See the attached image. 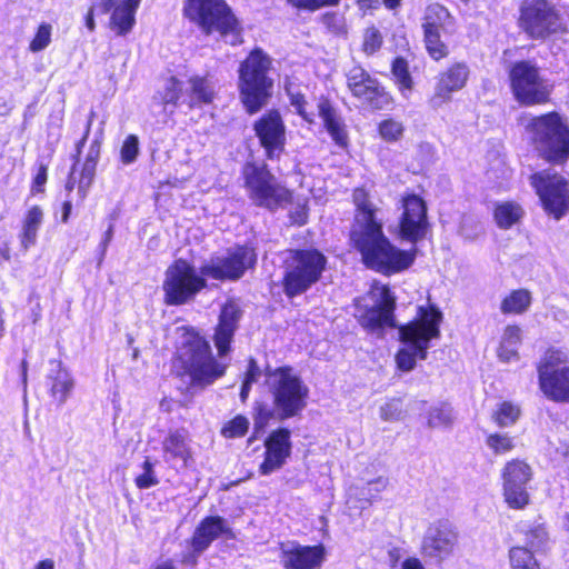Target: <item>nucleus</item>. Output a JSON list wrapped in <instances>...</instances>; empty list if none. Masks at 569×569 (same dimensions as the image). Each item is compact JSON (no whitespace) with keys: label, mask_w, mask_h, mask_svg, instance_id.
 Wrapping results in <instances>:
<instances>
[{"label":"nucleus","mask_w":569,"mask_h":569,"mask_svg":"<svg viewBox=\"0 0 569 569\" xmlns=\"http://www.w3.org/2000/svg\"><path fill=\"white\" fill-rule=\"evenodd\" d=\"M531 296L526 289L513 290L501 303L503 313H521L530 306Z\"/></svg>","instance_id":"obj_38"},{"label":"nucleus","mask_w":569,"mask_h":569,"mask_svg":"<svg viewBox=\"0 0 569 569\" xmlns=\"http://www.w3.org/2000/svg\"><path fill=\"white\" fill-rule=\"evenodd\" d=\"M486 446L496 456L507 455L516 447V438L508 432H491L486 437Z\"/></svg>","instance_id":"obj_39"},{"label":"nucleus","mask_w":569,"mask_h":569,"mask_svg":"<svg viewBox=\"0 0 569 569\" xmlns=\"http://www.w3.org/2000/svg\"><path fill=\"white\" fill-rule=\"evenodd\" d=\"M379 133L386 141H397L403 134V126L393 119H387L379 124Z\"/></svg>","instance_id":"obj_49"},{"label":"nucleus","mask_w":569,"mask_h":569,"mask_svg":"<svg viewBox=\"0 0 569 569\" xmlns=\"http://www.w3.org/2000/svg\"><path fill=\"white\" fill-rule=\"evenodd\" d=\"M453 410L448 403L433 406L428 413V426L430 428H447L453 422Z\"/></svg>","instance_id":"obj_40"},{"label":"nucleus","mask_w":569,"mask_h":569,"mask_svg":"<svg viewBox=\"0 0 569 569\" xmlns=\"http://www.w3.org/2000/svg\"><path fill=\"white\" fill-rule=\"evenodd\" d=\"M264 383L272 397L277 418H292L307 407L309 388L291 367L268 370Z\"/></svg>","instance_id":"obj_5"},{"label":"nucleus","mask_w":569,"mask_h":569,"mask_svg":"<svg viewBox=\"0 0 569 569\" xmlns=\"http://www.w3.org/2000/svg\"><path fill=\"white\" fill-rule=\"evenodd\" d=\"M241 315L242 310L234 300H229L221 309L213 336V342L220 358L226 357L231 350V341Z\"/></svg>","instance_id":"obj_24"},{"label":"nucleus","mask_w":569,"mask_h":569,"mask_svg":"<svg viewBox=\"0 0 569 569\" xmlns=\"http://www.w3.org/2000/svg\"><path fill=\"white\" fill-rule=\"evenodd\" d=\"M388 486V480L383 477H378L371 481H368L366 486L361 488H351L349 490V497H357L359 501L371 503L372 500L377 499Z\"/></svg>","instance_id":"obj_37"},{"label":"nucleus","mask_w":569,"mask_h":569,"mask_svg":"<svg viewBox=\"0 0 569 569\" xmlns=\"http://www.w3.org/2000/svg\"><path fill=\"white\" fill-rule=\"evenodd\" d=\"M396 297L389 287H370L369 292L356 299L355 317L361 328L376 338H383L387 329L397 328Z\"/></svg>","instance_id":"obj_8"},{"label":"nucleus","mask_w":569,"mask_h":569,"mask_svg":"<svg viewBox=\"0 0 569 569\" xmlns=\"http://www.w3.org/2000/svg\"><path fill=\"white\" fill-rule=\"evenodd\" d=\"M141 0H103V12H109L113 9L110 18V29L117 36H124L129 33L136 22V11Z\"/></svg>","instance_id":"obj_26"},{"label":"nucleus","mask_w":569,"mask_h":569,"mask_svg":"<svg viewBox=\"0 0 569 569\" xmlns=\"http://www.w3.org/2000/svg\"><path fill=\"white\" fill-rule=\"evenodd\" d=\"M143 472L136 478V485L140 489H148L158 483V479L153 471V465L146 459L142 465Z\"/></svg>","instance_id":"obj_53"},{"label":"nucleus","mask_w":569,"mask_h":569,"mask_svg":"<svg viewBox=\"0 0 569 569\" xmlns=\"http://www.w3.org/2000/svg\"><path fill=\"white\" fill-rule=\"evenodd\" d=\"M253 129L269 159H273L282 152L286 142V127L278 111L271 110L263 114L254 122Z\"/></svg>","instance_id":"obj_19"},{"label":"nucleus","mask_w":569,"mask_h":569,"mask_svg":"<svg viewBox=\"0 0 569 569\" xmlns=\"http://www.w3.org/2000/svg\"><path fill=\"white\" fill-rule=\"evenodd\" d=\"M360 8L365 10L378 9L382 2L381 0H357Z\"/></svg>","instance_id":"obj_64"},{"label":"nucleus","mask_w":569,"mask_h":569,"mask_svg":"<svg viewBox=\"0 0 569 569\" xmlns=\"http://www.w3.org/2000/svg\"><path fill=\"white\" fill-rule=\"evenodd\" d=\"M512 569H540L532 552L525 547H513L509 551Z\"/></svg>","instance_id":"obj_42"},{"label":"nucleus","mask_w":569,"mask_h":569,"mask_svg":"<svg viewBox=\"0 0 569 569\" xmlns=\"http://www.w3.org/2000/svg\"><path fill=\"white\" fill-rule=\"evenodd\" d=\"M46 386L52 400L60 407L71 397L76 382L71 372L60 361H51Z\"/></svg>","instance_id":"obj_27"},{"label":"nucleus","mask_w":569,"mask_h":569,"mask_svg":"<svg viewBox=\"0 0 569 569\" xmlns=\"http://www.w3.org/2000/svg\"><path fill=\"white\" fill-rule=\"evenodd\" d=\"M326 259L318 251H301L295 266L287 272L284 284H312L319 280Z\"/></svg>","instance_id":"obj_23"},{"label":"nucleus","mask_w":569,"mask_h":569,"mask_svg":"<svg viewBox=\"0 0 569 569\" xmlns=\"http://www.w3.org/2000/svg\"><path fill=\"white\" fill-rule=\"evenodd\" d=\"M400 202L399 236L401 239L417 243L425 239L429 231L426 202L417 194L403 196Z\"/></svg>","instance_id":"obj_16"},{"label":"nucleus","mask_w":569,"mask_h":569,"mask_svg":"<svg viewBox=\"0 0 569 569\" xmlns=\"http://www.w3.org/2000/svg\"><path fill=\"white\" fill-rule=\"evenodd\" d=\"M317 110L332 140L338 146L346 147L348 143L346 124L332 103L327 98L320 97L317 102Z\"/></svg>","instance_id":"obj_29"},{"label":"nucleus","mask_w":569,"mask_h":569,"mask_svg":"<svg viewBox=\"0 0 569 569\" xmlns=\"http://www.w3.org/2000/svg\"><path fill=\"white\" fill-rule=\"evenodd\" d=\"M47 182V168L41 166L33 180V192H41L44 183Z\"/></svg>","instance_id":"obj_60"},{"label":"nucleus","mask_w":569,"mask_h":569,"mask_svg":"<svg viewBox=\"0 0 569 569\" xmlns=\"http://www.w3.org/2000/svg\"><path fill=\"white\" fill-rule=\"evenodd\" d=\"M520 332L521 330L517 326H508L505 329L498 350V356L502 361L510 362L518 358V347L521 341Z\"/></svg>","instance_id":"obj_36"},{"label":"nucleus","mask_w":569,"mask_h":569,"mask_svg":"<svg viewBox=\"0 0 569 569\" xmlns=\"http://www.w3.org/2000/svg\"><path fill=\"white\" fill-rule=\"evenodd\" d=\"M325 560V548L301 546L295 542L281 546L280 562L284 569H316Z\"/></svg>","instance_id":"obj_21"},{"label":"nucleus","mask_w":569,"mask_h":569,"mask_svg":"<svg viewBox=\"0 0 569 569\" xmlns=\"http://www.w3.org/2000/svg\"><path fill=\"white\" fill-rule=\"evenodd\" d=\"M519 416V407L509 401H505L493 411L492 419L500 428H507L515 425Z\"/></svg>","instance_id":"obj_41"},{"label":"nucleus","mask_w":569,"mask_h":569,"mask_svg":"<svg viewBox=\"0 0 569 569\" xmlns=\"http://www.w3.org/2000/svg\"><path fill=\"white\" fill-rule=\"evenodd\" d=\"M401 569H426V567L419 558L407 557L401 562Z\"/></svg>","instance_id":"obj_61"},{"label":"nucleus","mask_w":569,"mask_h":569,"mask_svg":"<svg viewBox=\"0 0 569 569\" xmlns=\"http://www.w3.org/2000/svg\"><path fill=\"white\" fill-rule=\"evenodd\" d=\"M382 34L375 28H368L363 34L362 50L366 54L370 56L377 52L382 46Z\"/></svg>","instance_id":"obj_48"},{"label":"nucleus","mask_w":569,"mask_h":569,"mask_svg":"<svg viewBox=\"0 0 569 569\" xmlns=\"http://www.w3.org/2000/svg\"><path fill=\"white\" fill-rule=\"evenodd\" d=\"M249 420L243 416H237L230 420L221 430L226 438H239L247 433Z\"/></svg>","instance_id":"obj_47"},{"label":"nucleus","mask_w":569,"mask_h":569,"mask_svg":"<svg viewBox=\"0 0 569 569\" xmlns=\"http://www.w3.org/2000/svg\"><path fill=\"white\" fill-rule=\"evenodd\" d=\"M530 181L549 214L560 219L569 210V188L561 176L545 170L532 174Z\"/></svg>","instance_id":"obj_13"},{"label":"nucleus","mask_w":569,"mask_h":569,"mask_svg":"<svg viewBox=\"0 0 569 569\" xmlns=\"http://www.w3.org/2000/svg\"><path fill=\"white\" fill-rule=\"evenodd\" d=\"M10 258L9 242L4 233H0V263L8 261Z\"/></svg>","instance_id":"obj_62"},{"label":"nucleus","mask_w":569,"mask_h":569,"mask_svg":"<svg viewBox=\"0 0 569 569\" xmlns=\"http://www.w3.org/2000/svg\"><path fill=\"white\" fill-rule=\"evenodd\" d=\"M242 174L249 197L257 206L272 210L289 201L288 189L278 182L264 163L248 162Z\"/></svg>","instance_id":"obj_10"},{"label":"nucleus","mask_w":569,"mask_h":569,"mask_svg":"<svg viewBox=\"0 0 569 569\" xmlns=\"http://www.w3.org/2000/svg\"><path fill=\"white\" fill-rule=\"evenodd\" d=\"M441 311L432 306H420L417 317L399 327L402 348L397 352L396 362L400 370L411 371L418 359L425 360L430 342L440 337Z\"/></svg>","instance_id":"obj_3"},{"label":"nucleus","mask_w":569,"mask_h":569,"mask_svg":"<svg viewBox=\"0 0 569 569\" xmlns=\"http://www.w3.org/2000/svg\"><path fill=\"white\" fill-rule=\"evenodd\" d=\"M139 153V140L134 134L128 136L121 147L120 158L124 164L132 163Z\"/></svg>","instance_id":"obj_50"},{"label":"nucleus","mask_w":569,"mask_h":569,"mask_svg":"<svg viewBox=\"0 0 569 569\" xmlns=\"http://www.w3.org/2000/svg\"><path fill=\"white\" fill-rule=\"evenodd\" d=\"M532 471L522 460L509 461L502 470L503 496L510 508L522 509L529 502L528 483Z\"/></svg>","instance_id":"obj_17"},{"label":"nucleus","mask_w":569,"mask_h":569,"mask_svg":"<svg viewBox=\"0 0 569 569\" xmlns=\"http://www.w3.org/2000/svg\"><path fill=\"white\" fill-rule=\"evenodd\" d=\"M392 73L402 90H410L412 80L408 70V62L403 58H396L392 62Z\"/></svg>","instance_id":"obj_46"},{"label":"nucleus","mask_w":569,"mask_h":569,"mask_svg":"<svg viewBox=\"0 0 569 569\" xmlns=\"http://www.w3.org/2000/svg\"><path fill=\"white\" fill-rule=\"evenodd\" d=\"M261 371L257 363V361L253 358H250L248 363V369L244 376V381H250V383H254L258 378L260 377Z\"/></svg>","instance_id":"obj_59"},{"label":"nucleus","mask_w":569,"mask_h":569,"mask_svg":"<svg viewBox=\"0 0 569 569\" xmlns=\"http://www.w3.org/2000/svg\"><path fill=\"white\" fill-rule=\"evenodd\" d=\"M346 77L349 90L363 103L373 109H383L390 103L389 94L363 68L355 66Z\"/></svg>","instance_id":"obj_18"},{"label":"nucleus","mask_w":569,"mask_h":569,"mask_svg":"<svg viewBox=\"0 0 569 569\" xmlns=\"http://www.w3.org/2000/svg\"><path fill=\"white\" fill-rule=\"evenodd\" d=\"M257 260L252 248L237 247L226 254L211 257L200 269V274L220 281H237Z\"/></svg>","instance_id":"obj_12"},{"label":"nucleus","mask_w":569,"mask_h":569,"mask_svg":"<svg viewBox=\"0 0 569 569\" xmlns=\"http://www.w3.org/2000/svg\"><path fill=\"white\" fill-rule=\"evenodd\" d=\"M458 546V531L448 520L431 523L422 537L420 552L435 562L441 563L450 558Z\"/></svg>","instance_id":"obj_15"},{"label":"nucleus","mask_w":569,"mask_h":569,"mask_svg":"<svg viewBox=\"0 0 569 569\" xmlns=\"http://www.w3.org/2000/svg\"><path fill=\"white\" fill-rule=\"evenodd\" d=\"M236 536L228 521L220 516L204 517L196 527L192 538L206 550L219 539H233Z\"/></svg>","instance_id":"obj_28"},{"label":"nucleus","mask_w":569,"mask_h":569,"mask_svg":"<svg viewBox=\"0 0 569 569\" xmlns=\"http://www.w3.org/2000/svg\"><path fill=\"white\" fill-rule=\"evenodd\" d=\"M519 23L523 31L535 39L545 38L561 28L558 13L546 0H525Z\"/></svg>","instance_id":"obj_14"},{"label":"nucleus","mask_w":569,"mask_h":569,"mask_svg":"<svg viewBox=\"0 0 569 569\" xmlns=\"http://www.w3.org/2000/svg\"><path fill=\"white\" fill-rule=\"evenodd\" d=\"M541 391L556 402L569 403V366L560 350H548L538 366Z\"/></svg>","instance_id":"obj_11"},{"label":"nucleus","mask_w":569,"mask_h":569,"mask_svg":"<svg viewBox=\"0 0 569 569\" xmlns=\"http://www.w3.org/2000/svg\"><path fill=\"white\" fill-rule=\"evenodd\" d=\"M188 432L184 429L170 431L163 440V451L167 460H181L183 463L190 456Z\"/></svg>","instance_id":"obj_30"},{"label":"nucleus","mask_w":569,"mask_h":569,"mask_svg":"<svg viewBox=\"0 0 569 569\" xmlns=\"http://www.w3.org/2000/svg\"><path fill=\"white\" fill-rule=\"evenodd\" d=\"M181 93V84L180 82L174 78L171 77L166 81V86L163 91L161 92V100L163 104H173L177 106Z\"/></svg>","instance_id":"obj_52"},{"label":"nucleus","mask_w":569,"mask_h":569,"mask_svg":"<svg viewBox=\"0 0 569 569\" xmlns=\"http://www.w3.org/2000/svg\"><path fill=\"white\" fill-rule=\"evenodd\" d=\"M469 73L468 66L462 62L453 63L440 73L431 102L435 106H441L450 101L451 94L466 86Z\"/></svg>","instance_id":"obj_25"},{"label":"nucleus","mask_w":569,"mask_h":569,"mask_svg":"<svg viewBox=\"0 0 569 569\" xmlns=\"http://www.w3.org/2000/svg\"><path fill=\"white\" fill-rule=\"evenodd\" d=\"M290 101H291V104L296 108L297 112L308 122H313L315 120V114L313 113H309L307 112L306 110V99H305V96L301 94V93H293V92H290Z\"/></svg>","instance_id":"obj_56"},{"label":"nucleus","mask_w":569,"mask_h":569,"mask_svg":"<svg viewBox=\"0 0 569 569\" xmlns=\"http://www.w3.org/2000/svg\"><path fill=\"white\" fill-rule=\"evenodd\" d=\"M352 197L356 216L350 239L360 251L365 264L385 274L410 267L416 257V249L403 251L390 243L383 233L382 222L377 217L378 208L363 188H357Z\"/></svg>","instance_id":"obj_1"},{"label":"nucleus","mask_w":569,"mask_h":569,"mask_svg":"<svg viewBox=\"0 0 569 569\" xmlns=\"http://www.w3.org/2000/svg\"><path fill=\"white\" fill-rule=\"evenodd\" d=\"M177 330L172 368L178 377L189 378L192 387L204 388L226 373L227 365L213 357L210 343L202 336L187 327Z\"/></svg>","instance_id":"obj_2"},{"label":"nucleus","mask_w":569,"mask_h":569,"mask_svg":"<svg viewBox=\"0 0 569 569\" xmlns=\"http://www.w3.org/2000/svg\"><path fill=\"white\" fill-rule=\"evenodd\" d=\"M406 551L400 547H389L387 550V563L389 568L395 569L398 566L401 567Z\"/></svg>","instance_id":"obj_57"},{"label":"nucleus","mask_w":569,"mask_h":569,"mask_svg":"<svg viewBox=\"0 0 569 569\" xmlns=\"http://www.w3.org/2000/svg\"><path fill=\"white\" fill-rule=\"evenodd\" d=\"M94 116H96L94 111H91L90 114H89V119H88L87 126H86L84 134H83L82 139L77 143V151H78V153L81 152V149L84 146L87 139H88V136L90 133V129H91Z\"/></svg>","instance_id":"obj_63"},{"label":"nucleus","mask_w":569,"mask_h":569,"mask_svg":"<svg viewBox=\"0 0 569 569\" xmlns=\"http://www.w3.org/2000/svg\"><path fill=\"white\" fill-rule=\"evenodd\" d=\"M523 209L513 201H503L496 204L493 218L500 229H510L519 223L523 217Z\"/></svg>","instance_id":"obj_34"},{"label":"nucleus","mask_w":569,"mask_h":569,"mask_svg":"<svg viewBox=\"0 0 569 569\" xmlns=\"http://www.w3.org/2000/svg\"><path fill=\"white\" fill-rule=\"evenodd\" d=\"M525 130L541 158L563 163L569 158V127L557 112L530 118Z\"/></svg>","instance_id":"obj_4"},{"label":"nucleus","mask_w":569,"mask_h":569,"mask_svg":"<svg viewBox=\"0 0 569 569\" xmlns=\"http://www.w3.org/2000/svg\"><path fill=\"white\" fill-rule=\"evenodd\" d=\"M200 288L201 287H164L166 302L172 306L182 305L192 299Z\"/></svg>","instance_id":"obj_43"},{"label":"nucleus","mask_w":569,"mask_h":569,"mask_svg":"<svg viewBox=\"0 0 569 569\" xmlns=\"http://www.w3.org/2000/svg\"><path fill=\"white\" fill-rule=\"evenodd\" d=\"M449 17L448 10L440 4H431L427 8L425 22L422 24L425 31V43L428 53L435 60H440L448 54L447 47L440 40V27Z\"/></svg>","instance_id":"obj_22"},{"label":"nucleus","mask_w":569,"mask_h":569,"mask_svg":"<svg viewBox=\"0 0 569 569\" xmlns=\"http://www.w3.org/2000/svg\"><path fill=\"white\" fill-rule=\"evenodd\" d=\"M271 59L261 49H254L239 68L240 98L249 113L259 111L267 104L272 88L268 77Z\"/></svg>","instance_id":"obj_7"},{"label":"nucleus","mask_w":569,"mask_h":569,"mask_svg":"<svg viewBox=\"0 0 569 569\" xmlns=\"http://www.w3.org/2000/svg\"><path fill=\"white\" fill-rule=\"evenodd\" d=\"M186 17L206 34L218 33L226 42H241V29L224 0H187Z\"/></svg>","instance_id":"obj_6"},{"label":"nucleus","mask_w":569,"mask_h":569,"mask_svg":"<svg viewBox=\"0 0 569 569\" xmlns=\"http://www.w3.org/2000/svg\"><path fill=\"white\" fill-rule=\"evenodd\" d=\"M293 7L299 9H306L310 11H315L323 6H333L339 2V0H288Z\"/></svg>","instance_id":"obj_55"},{"label":"nucleus","mask_w":569,"mask_h":569,"mask_svg":"<svg viewBox=\"0 0 569 569\" xmlns=\"http://www.w3.org/2000/svg\"><path fill=\"white\" fill-rule=\"evenodd\" d=\"M508 76L512 94L520 104L536 106L549 100L552 84L535 62L517 61L511 64Z\"/></svg>","instance_id":"obj_9"},{"label":"nucleus","mask_w":569,"mask_h":569,"mask_svg":"<svg viewBox=\"0 0 569 569\" xmlns=\"http://www.w3.org/2000/svg\"><path fill=\"white\" fill-rule=\"evenodd\" d=\"M204 551L206 549L191 537L187 541V548L180 553V562L186 567L194 569Z\"/></svg>","instance_id":"obj_44"},{"label":"nucleus","mask_w":569,"mask_h":569,"mask_svg":"<svg viewBox=\"0 0 569 569\" xmlns=\"http://www.w3.org/2000/svg\"><path fill=\"white\" fill-rule=\"evenodd\" d=\"M51 26L48 23H42L38 28V31L30 42V50L32 52H39L46 49L51 41Z\"/></svg>","instance_id":"obj_51"},{"label":"nucleus","mask_w":569,"mask_h":569,"mask_svg":"<svg viewBox=\"0 0 569 569\" xmlns=\"http://www.w3.org/2000/svg\"><path fill=\"white\" fill-rule=\"evenodd\" d=\"M256 410H257V415H256L254 426H256V428L262 429L266 426V423L268 422V420L272 417V411L263 405H259L256 408Z\"/></svg>","instance_id":"obj_58"},{"label":"nucleus","mask_w":569,"mask_h":569,"mask_svg":"<svg viewBox=\"0 0 569 569\" xmlns=\"http://www.w3.org/2000/svg\"><path fill=\"white\" fill-rule=\"evenodd\" d=\"M101 143L99 140H93L90 144L88 154L82 166L81 176L79 180V193L81 198H86L87 192L93 181L96 174V167L100 157Z\"/></svg>","instance_id":"obj_33"},{"label":"nucleus","mask_w":569,"mask_h":569,"mask_svg":"<svg viewBox=\"0 0 569 569\" xmlns=\"http://www.w3.org/2000/svg\"><path fill=\"white\" fill-rule=\"evenodd\" d=\"M402 407L399 400H390L380 408V417L385 421L398 420L401 416Z\"/></svg>","instance_id":"obj_54"},{"label":"nucleus","mask_w":569,"mask_h":569,"mask_svg":"<svg viewBox=\"0 0 569 569\" xmlns=\"http://www.w3.org/2000/svg\"><path fill=\"white\" fill-rule=\"evenodd\" d=\"M42 221L43 211L39 206H33L27 211L20 232V242L24 250L36 243Z\"/></svg>","instance_id":"obj_32"},{"label":"nucleus","mask_w":569,"mask_h":569,"mask_svg":"<svg viewBox=\"0 0 569 569\" xmlns=\"http://www.w3.org/2000/svg\"><path fill=\"white\" fill-rule=\"evenodd\" d=\"M264 460L259 467L260 473L268 476L283 467L291 455V432L287 428L273 430L264 440Z\"/></svg>","instance_id":"obj_20"},{"label":"nucleus","mask_w":569,"mask_h":569,"mask_svg":"<svg viewBox=\"0 0 569 569\" xmlns=\"http://www.w3.org/2000/svg\"><path fill=\"white\" fill-rule=\"evenodd\" d=\"M190 93L188 94V106L193 108L202 103H210L214 97V86L208 78L192 77L189 80Z\"/></svg>","instance_id":"obj_35"},{"label":"nucleus","mask_w":569,"mask_h":569,"mask_svg":"<svg viewBox=\"0 0 569 569\" xmlns=\"http://www.w3.org/2000/svg\"><path fill=\"white\" fill-rule=\"evenodd\" d=\"M526 542L532 550H542L548 542L546 528L542 525L530 527L526 531Z\"/></svg>","instance_id":"obj_45"},{"label":"nucleus","mask_w":569,"mask_h":569,"mask_svg":"<svg viewBox=\"0 0 569 569\" xmlns=\"http://www.w3.org/2000/svg\"><path fill=\"white\" fill-rule=\"evenodd\" d=\"M167 278L163 284H206L204 279L200 278L194 268L186 260H176L166 273Z\"/></svg>","instance_id":"obj_31"}]
</instances>
